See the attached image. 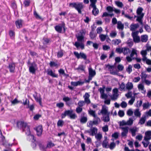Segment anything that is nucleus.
I'll use <instances>...</instances> for the list:
<instances>
[{
  "label": "nucleus",
  "instance_id": "nucleus-48",
  "mask_svg": "<svg viewBox=\"0 0 151 151\" xmlns=\"http://www.w3.org/2000/svg\"><path fill=\"white\" fill-rule=\"evenodd\" d=\"M85 101L80 100L79 101L78 103V106L82 107L85 104Z\"/></svg>",
  "mask_w": 151,
  "mask_h": 151
},
{
  "label": "nucleus",
  "instance_id": "nucleus-25",
  "mask_svg": "<svg viewBox=\"0 0 151 151\" xmlns=\"http://www.w3.org/2000/svg\"><path fill=\"white\" fill-rule=\"evenodd\" d=\"M89 75L90 76H94L96 74V72L93 70L92 68H90L88 69Z\"/></svg>",
  "mask_w": 151,
  "mask_h": 151
},
{
  "label": "nucleus",
  "instance_id": "nucleus-22",
  "mask_svg": "<svg viewBox=\"0 0 151 151\" xmlns=\"http://www.w3.org/2000/svg\"><path fill=\"white\" fill-rule=\"evenodd\" d=\"M119 89L120 91H125V86L124 82H122L121 84L119 83Z\"/></svg>",
  "mask_w": 151,
  "mask_h": 151
},
{
  "label": "nucleus",
  "instance_id": "nucleus-24",
  "mask_svg": "<svg viewBox=\"0 0 151 151\" xmlns=\"http://www.w3.org/2000/svg\"><path fill=\"white\" fill-rule=\"evenodd\" d=\"M88 119L86 116H82L80 119V122L81 124L86 123Z\"/></svg>",
  "mask_w": 151,
  "mask_h": 151
},
{
  "label": "nucleus",
  "instance_id": "nucleus-6",
  "mask_svg": "<svg viewBox=\"0 0 151 151\" xmlns=\"http://www.w3.org/2000/svg\"><path fill=\"white\" fill-rule=\"evenodd\" d=\"M73 54L78 59L81 58L85 60H86L87 59V56L83 52H80L79 53L78 52H77L74 51L73 52Z\"/></svg>",
  "mask_w": 151,
  "mask_h": 151
},
{
  "label": "nucleus",
  "instance_id": "nucleus-30",
  "mask_svg": "<svg viewBox=\"0 0 151 151\" xmlns=\"http://www.w3.org/2000/svg\"><path fill=\"white\" fill-rule=\"evenodd\" d=\"M9 35L12 39H14L15 36V33L14 31L10 30L9 32Z\"/></svg>",
  "mask_w": 151,
  "mask_h": 151
},
{
  "label": "nucleus",
  "instance_id": "nucleus-2",
  "mask_svg": "<svg viewBox=\"0 0 151 151\" xmlns=\"http://www.w3.org/2000/svg\"><path fill=\"white\" fill-rule=\"evenodd\" d=\"M66 116H69L70 119H76L77 117L76 114L73 113V111L72 109L65 110L63 113L61 114V117L62 119H63Z\"/></svg>",
  "mask_w": 151,
  "mask_h": 151
},
{
  "label": "nucleus",
  "instance_id": "nucleus-62",
  "mask_svg": "<svg viewBox=\"0 0 151 151\" xmlns=\"http://www.w3.org/2000/svg\"><path fill=\"white\" fill-rule=\"evenodd\" d=\"M150 106V104L149 102L147 103H145L143 104V107L144 109L148 108Z\"/></svg>",
  "mask_w": 151,
  "mask_h": 151
},
{
  "label": "nucleus",
  "instance_id": "nucleus-41",
  "mask_svg": "<svg viewBox=\"0 0 151 151\" xmlns=\"http://www.w3.org/2000/svg\"><path fill=\"white\" fill-rule=\"evenodd\" d=\"M39 146L41 150L42 151H46V147H45L44 145L40 143L39 144Z\"/></svg>",
  "mask_w": 151,
  "mask_h": 151
},
{
  "label": "nucleus",
  "instance_id": "nucleus-4",
  "mask_svg": "<svg viewBox=\"0 0 151 151\" xmlns=\"http://www.w3.org/2000/svg\"><path fill=\"white\" fill-rule=\"evenodd\" d=\"M97 0H93L91 2L89 6L93 8L92 13L95 16H96L99 13V9L96 8V4Z\"/></svg>",
  "mask_w": 151,
  "mask_h": 151
},
{
  "label": "nucleus",
  "instance_id": "nucleus-31",
  "mask_svg": "<svg viewBox=\"0 0 151 151\" xmlns=\"http://www.w3.org/2000/svg\"><path fill=\"white\" fill-rule=\"evenodd\" d=\"M148 40V36L147 35H144L141 36V40L142 42H146Z\"/></svg>",
  "mask_w": 151,
  "mask_h": 151
},
{
  "label": "nucleus",
  "instance_id": "nucleus-18",
  "mask_svg": "<svg viewBox=\"0 0 151 151\" xmlns=\"http://www.w3.org/2000/svg\"><path fill=\"white\" fill-rule=\"evenodd\" d=\"M22 20L21 19H18L15 22V24L16 25L17 28H20L22 27Z\"/></svg>",
  "mask_w": 151,
  "mask_h": 151
},
{
  "label": "nucleus",
  "instance_id": "nucleus-58",
  "mask_svg": "<svg viewBox=\"0 0 151 151\" xmlns=\"http://www.w3.org/2000/svg\"><path fill=\"white\" fill-rule=\"evenodd\" d=\"M58 72L60 74H62L64 76L66 75L64 70L62 68H60L58 70Z\"/></svg>",
  "mask_w": 151,
  "mask_h": 151
},
{
  "label": "nucleus",
  "instance_id": "nucleus-29",
  "mask_svg": "<svg viewBox=\"0 0 151 151\" xmlns=\"http://www.w3.org/2000/svg\"><path fill=\"white\" fill-rule=\"evenodd\" d=\"M140 76L142 82L143 83L144 80L146 79L147 77V75L144 72H142L141 73Z\"/></svg>",
  "mask_w": 151,
  "mask_h": 151
},
{
  "label": "nucleus",
  "instance_id": "nucleus-28",
  "mask_svg": "<svg viewBox=\"0 0 151 151\" xmlns=\"http://www.w3.org/2000/svg\"><path fill=\"white\" fill-rule=\"evenodd\" d=\"M146 120V117L145 116H142L139 120V124H140L141 125L144 124Z\"/></svg>",
  "mask_w": 151,
  "mask_h": 151
},
{
  "label": "nucleus",
  "instance_id": "nucleus-37",
  "mask_svg": "<svg viewBox=\"0 0 151 151\" xmlns=\"http://www.w3.org/2000/svg\"><path fill=\"white\" fill-rule=\"evenodd\" d=\"M29 100H28V106L27 107V108H29V109L30 111H33L35 109L34 105V104H32L29 106Z\"/></svg>",
  "mask_w": 151,
  "mask_h": 151
},
{
  "label": "nucleus",
  "instance_id": "nucleus-52",
  "mask_svg": "<svg viewBox=\"0 0 151 151\" xmlns=\"http://www.w3.org/2000/svg\"><path fill=\"white\" fill-rule=\"evenodd\" d=\"M119 96L118 94L113 93L112 96H111V100H116Z\"/></svg>",
  "mask_w": 151,
  "mask_h": 151
},
{
  "label": "nucleus",
  "instance_id": "nucleus-10",
  "mask_svg": "<svg viewBox=\"0 0 151 151\" xmlns=\"http://www.w3.org/2000/svg\"><path fill=\"white\" fill-rule=\"evenodd\" d=\"M98 129L96 127H93L90 129V130H86L85 132L89 133L92 136L96 135L97 133Z\"/></svg>",
  "mask_w": 151,
  "mask_h": 151
},
{
  "label": "nucleus",
  "instance_id": "nucleus-14",
  "mask_svg": "<svg viewBox=\"0 0 151 151\" xmlns=\"http://www.w3.org/2000/svg\"><path fill=\"white\" fill-rule=\"evenodd\" d=\"M84 99V101L85 103L87 104H88L91 103V101L89 99L90 97L89 94L87 93H85V95L83 96Z\"/></svg>",
  "mask_w": 151,
  "mask_h": 151
},
{
  "label": "nucleus",
  "instance_id": "nucleus-21",
  "mask_svg": "<svg viewBox=\"0 0 151 151\" xmlns=\"http://www.w3.org/2000/svg\"><path fill=\"white\" fill-rule=\"evenodd\" d=\"M83 83L84 82L80 81H78L77 82L72 81L71 82V85L75 86H76L78 85H82Z\"/></svg>",
  "mask_w": 151,
  "mask_h": 151
},
{
  "label": "nucleus",
  "instance_id": "nucleus-43",
  "mask_svg": "<svg viewBox=\"0 0 151 151\" xmlns=\"http://www.w3.org/2000/svg\"><path fill=\"white\" fill-rule=\"evenodd\" d=\"M30 1L29 0H24L23 2V4L25 7H28L30 5Z\"/></svg>",
  "mask_w": 151,
  "mask_h": 151
},
{
  "label": "nucleus",
  "instance_id": "nucleus-57",
  "mask_svg": "<svg viewBox=\"0 0 151 151\" xmlns=\"http://www.w3.org/2000/svg\"><path fill=\"white\" fill-rule=\"evenodd\" d=\"M137 50L134 49H133L132 50V52L130 55L131 57H133L134 55H137Z\"/></svg>",
  "mask_w": 151,
  "mask_h": 151
},
{
  "label": "nucleus",
  "instance_id": "nucleus-1",
  "mask_svg": "<svg viewBox=\"0 0 151 151\" xmlns=\"http://www.w3.org/2000/svg\"><path fill=\"white\" fill-rule=\"evenodd\" d=\"M17 128L22 129L23 132H25L26 134H30V131L29 127L27 125L26 123L23 121H18L17 123Z\"/></svg>",
  "mask_w": 151,
  "mask_h": 151
},
{
  "label": "nucleus",
  "instance_id": "nucleus-38",
  "mask_svg": "<svg viewBox=\"0 0 151 151\" xmlns=\"http://www.w3.org/2000/svg\"><path fill=\"white\" fill-rule=\"evenodd\" d=\"M101 113L102 114H105L107 115L108 113H110L109 112H108L107 110L105 108H103L102 109Z\"/></svg>",
  "mask_w": 151,
  "mask_h": 151
},
{
  "label": "nucleus",
  "instance_id": "nucleus-20",
  "mask_svg": "<svg viewBox=\"0 0 151 151\" xmlns=\"http://www.w3.org/2000/svg\"><path fill=\"white\" fill-rule=\"evenodd\" d=\"M139 15V16L137 17L136 20L138 21L141 24H142V19L144 17V14L143 13H142V14H141V15Z\"/></svg>",
  "mask_w": 151,
  "mask_h": 151
},
{
  "label": "nucleus",
  "instance_id": "nucleus-15",
  "mask_svg": "<svg viewBox=\"0 0 151 151\" xmlns=\"http://www.w3.org/2000/svg\"><path fill=\"white\" fill-rule=\"evenodd\" d=\"M35 94H33V96L35 98V101L39 103V104L40 106H42V99L40 96L38 97L37 96V92H35Z\"/></svg>",
  "mask_w": 151,
  "mask_h": 151
},
{
  "label": "nucleus",
  "instance_id": "nucleus-63",
  "mask_svg": "<svg viewBox=\"0 0 151 151\" xmlns=\"http://www.w3.org/2000/svg\"><path fill=\"white\" fill-rule=\"evenodd\" d=\"M117 68L119 70L122 71L123 70L124 68V67L122 65L119 64L118 65Z\"/></svg>",
  "mask_w": 151,
  "mask_h": 151
},
{
  "label": "nucleus",
  "instance_id": "nucleus-23",
  "mask_svg": "<svg viewBox=\"0 0 151 151\" xmlns=\"http://www.w3.org/2000/svg\"><path fill=\"white\" fill-rule=\"evenodd\" d=\"M133 87V85L132 83L128 82L126 84V88L128 90L132 89Z\"/></svg>",
  "mask_w": 151,
  "mask_h": 151
},
{
  "label": "nucleus",
  "instance_id": "nucleus-64",
  "mask_svg": "<svg viewBox=\"0 0 151 151\" xmlns=\"http://www.w3.org/2000/svg\"><path fill=\"white\" fill-rule=\"evenodd\" d=\"M119 137V134L117 132H114L112 135V137L115 138L116 139H117Z\"/></svg>",
  "mask_w": 151,
  "mask_h": 151
},
{
  "label": "nucleus",
  "instance_id": "nucleus-46",
  "mask_svg": "<svg viewBox=\"0 0 151 151\" xmlns=\"http://www.w3.org/2000/svg\"><path fill=\"white\" fill-rule=\"evenodd\" d=\"M134 114L136 116L140 117L141 115L140 112L139 111V109H136L134 112Z\"/></svg>",
  "mask_w": 151,
  "mask_h": 151
},
{
  "label": "nucleus",
  "instance_id": "nucleus-27",
  "mask_svg": "<svg viewBox=\"0 0 151 151\" xmlns=\"http://www.w3.org/2000/svg\"><path fill=\"white\" fill-rule=\"evenodd\" d=\"M124 49H123V54L124 55H126L128 54V53H129L130 52V49L127 47H123Z\"/></svg>",
  "mask_w": 151,
  "mask_h": 151
},
{
  "label": "nucleus",
  "instance_id": "nucleus-40",
  "mask_svg": "<svg viewBox=\"0 0 151 151\" xmlns=\"http://www.w3.org/2000/svg\"><path fill=\"white\" fill-rule=\"evenodd\" d=\"M143 10V9L141 7H138L137 10V13L138 15H141L142 14V12Z\"/></svg>",
  "mask_w": 151,
  "mask_h": 151
},
{
  "label": "nucleus",
  "instance_id": "nucleus-3",
  "mask_svg": "<svg viewBox=\"0 0 151 151\" xmlns=\"http://www.w3.org/2000/svg\"><path fill=\"white\" fill-rule=\"evenodd\" d=\"M69 6L72 8H75L79 14L81 13V10L83 8V5L82 2L70 3L69 4Z\"/></svg>",
  "mask_w": 151,
  "mask_h": 151
},
{
  "label": "nucleus",
  "instance_id": "nucleus-60",
  "mask_svg": "<svg viewBox=\"0 0 151 151\" xmlns=\"http://www.w3.org/2000/svg\"><path fill=\"white\" fill-rule=\"evenodd\" d=\"M96 138L99 140H100L102 137V136L101 134H98L95 136Z\"/></svg>",
  "mask_w": 151,
  "mask_h": 151
},
{
  "label": "nucleus",
  "instance_id": "nucleus-61",
  "mask_svg": "<svg viewBox=\"0 0 151 151\" xmlns=\"http://www.w3.org/2000/svg\"><path fill=\"white\" fill-rule=\"evenodd\" d=\"M89 36L91 39L92 40L94 39L96 37L95 34L92 32H90L89 33Z\"/></svg>",
  "mask_w": 151,
  "mask_h": 151
},
{
  "label": "nucleus",
  "instance_id": "nucleus-53",
  "mask_svg": "<svg viewBox=\"0 0 151 151\" xmlns=\"http://www.w3.org/2000/svg\"><path fill=\"white\" fill-rule=\"evenodd\" d=\"M99 37L101 41H104L105 40L106 38V35L103 34H101L99 36Z\"/></svg>",
  "mask_w": 151,
  "mask_h": 151
},
{
  "label": "nucleus",
  "instance_id": "nucleus-54",
  "mask_svg": "<svg viewBox=\"0 0 151 151\" xmlns=\"http://www.w3.org/2000/svg\"><path fill=\"white\" fill-rule=\"evenodd\" d=\"M118 115L120 117H122L124 115V113L123 111L119 110L118 112Z\"/></svg>",
  "mask_w": 151,
  "mask_h": 151
},
{
  "label": "nucleus",
  "instance_id": "nucleus-34",
  "mask_svg": "<svg viewBox=\"0 0 151 151\" xmlns=\"http://www.w3.org/2000/svg\"><path fill=\"white\" fill-rule=\"evenodd\" d=\"M117 28L119 29L122 30L124 28L123 24H122L121 22H119L117 24Z\"/></svg>",
  "mask_w": 151,
  "mask_h": 151
},
{
  "label": "nucleus",
  "instance_id": "nucleus-50",
  "mask_svg": "<svg viewBox=\"0 0 151 151\" xmlns=\"http://www.w3.org/2000/svg\"><path fill=\"white\" fill-rule=\"evenodd\" d=\"M64 122L62 120H59L57 123L58 126L62 127L63 125Z\"/></svg>",
  "mask_w": 151,
  "mask_h": 151
},
{
  "label": "nucleus",
  "instance_id": "nucleus-13",
  "mask_svg": "<svg viewBox=\"0 0 151 151\" xmlns=\"http://www.w3.org/2000/svg\"><path fill=\"white\" fill-rule=\"evenodd\" d=\"M151 139V131H147L145 133L144 139L146 141H148Z\"/></svg>",
  "mask_w": 151,
  "mask_h": 151
},
{
  "label": "nucleus",
  "instance_id": "nucleus-11",
  "mask_svg": "<svg viewBox=\"0 0 151 151\" xmlns=\"http://www.w3.org/2000/svg\"><path fill=\"white\" fill-rule=\"evenodd\" d=\"M105 66L106 67L108 68V70L110 71V73L112 75H117V73L116 71H112L111 69L113 70L114 68V65H111L109 64L107 65H105Z\"/></svg>",
  "mask_w": 151,
  "mask_h": 151
},
{
  "label": "nucleus",
  "instance_id": "nucleus-45",
  "mask_svg": "<svg viewBox=\"0 0 151 151\" xmlns=\"http://www.w3.org/2000/svg\"><path fill=\"white\" fill-rule=\"evenodd\" d=\"M49 65L50 67H52L53 66L57 67L58 66V64L53 61H50L49 63Z\"/></svg>",
  "mask_w": 151,
  "mask_h": 151
},
{
  "label": "nucleus",
  "instance_id": "nucleus-26",
  "mask_svg": "<svg viewBox=\"0 0 151 151\" xmlns=\"http://www.w3.org/2000/svg\"><path fill=\"white\" fill-rule=\"evenodd\" d=\"M55 30L59 33L62 32V27L59 25H56L55 26Z\"/></svg>",
  "mask_w": 151,
  "mask_h": 151
},
{
  "label": "nucleus",
  "instance_id": "nucleus-44",
  "mask_svg": "<svg viewBox=\"0 0 151 151\" xmlns=\"http://www.w3.org/2000/svg\"><path fill=\"white\" fill-rule=\"evenodd\" d=\"M109 114L110 113L106 115V116L104 117L103 121L104 122H107L110 121Z\"/></svg>",
  "mask_w": 151,
  "mask_h": 151
},
{
  "label": "nucleus",
  "instance_id": "nucleus-19",
  "mask_svg": "<svg viewBox=\"0 0 151 151\" xmlns=\"http://www.w3.org/2000/svg\"><path fill=\"white\" fill-rule=\"evenodd\" d=\"M74 45L77 48L80 47L82 50L84 49V45L83 43H80L79 42H75Z\"/></svg>",
  "mask_w": 151,
  "mask_h": 151
},
{
  "label": "nucleus",
  "instance_id": "nucleus-59",
  "mask_svg": "<svg viewBox=\"0 0 151 151\" xmlns=\"http://www.w3.org/2000/svg\"><path fill=\"white\" fill-rule=\"evenodd\" d=\"M56 106L59 108L63 107L64 106V104L63 103L60 102L56 104Z\"/></svg>",
  "mask_w": 151,
  "mask_h": 151
},
{
  "label": "nucleus",
  "instance_id": "nucleus-5",
  "mask_svg": "<svg viewBox=\"0 0 151 151\" xmlns=\"http://www.w3.org/2000/svg\"><path fill=\"white\" fill-rule=\"evenodd\" d=\"M86 31L84 29H82L79 32V34L78 36H76V37L77 39V41L79 42H82L84 39V36L85 35Z\"/></svg>",
  "mask_w": 151,
  "mask_h": 151
},
{
  "label": "nucleus",
  "instance_id": "nucleus-7",
  "mask_svg": "<svg viewBox=\"0 0 151 151\" xmlns=\"http://www.w3.org/2000/svg\"><path fill=\"white\" fill-rule=\"evenodd\" d=\"M37 67V65L35 62L32 63L31 64V66H30L29 68V72L33 74H35L37 69V68H36Z\"/></svg>",
  "mask_w": 151,
  "mask_h": 151
},
{
  "label": "nucleus",
  "instance_id": "nucleus-35",
  "mask_svg": "<svg viewBox=\"0 0 151 151\" xmlns=\"http://www.w3.org/2000/svg\"><path fill=\"white\" fill-rule=\"evenodd\" d=\"M133 40L135 43H138L140 41V38L139 36L133 37Z\"/></svg>",
  "mask_w": 151,
  "mask_h": 151
},
{
  "label": "nucleus",
  "instance_id": "nucleus-55",
  "mask_svg": "<svg viewBox=\"0 0 151 151\" xmlns=\"http://www.w3.org/2000/svg\"><path fill=\"white\" fill-rule=\"evenodd\" d=\"M43 40H44V42H43L44 44H47L50 42V39L48 38H45V39H44Z\"/></svg>",
  "mask_w": 151,
  "mask_h": 151
},
{
  "label": "nucleus",
  "instance_id": "nucleus-17",
  "mask_svg": "<svg viewBox=\"0 0 151 151\" xmlns=\"http://www.w3.org/2000/svg\"><path fill=\"white\" fill-rule=\"evenodd\" d=\"M47 74L48 75L53 78H58V75L56 74L55 73H53L52 70L51 69H47Z\"/></svg>",
  "mask_w": 151,
  "mask_h": 151
},
{
  "label": "nucleus",
  "instance_id": "nucleus-16",
  "mask_svg": "<svg viewBox=\"0 0 151 151\" xmlns=\"http://www.w3.org/2000/svg\"><path fill=\"white\" fill-rule=\"evenodd\" d=\"M1 139L2 142V145L5 147L7 146H10V144L8 143L7 141L5 139V137L4 135L1 136Z\"/></svg>",
  "mask_w": 151,
  "mask_h": 151
},
{
  "label": "nucleus",
  "instance_id": "nucleus-51",
  "mask_svg": "<svg viewBox=\"0 0 151 151\" xmlns=\"http://www.w3.org/2000/svg\"><path fill=\"white\" fill-rule=\"evenodd\" d=\"M83 110V109L82 107L78 106L76 109V111L77 114H80Z\"/></svg>",
  "mask_w": 151,
  "mask_h": 151
},
{
  "label": "nucleus",
  "instance_id": "nucleus-49",
  "mask_svg": "<svg viewBox=\"0 0 151 151\" xmlns=\"http://www.w3.org/2000/svg\"><path fill=\"white\" fill-rule=\"evenodd\" d=\"M127 44L129 47H132L133 45V42L132 39H129L128 40L127 42Z\"/></svg>",
  "mask_w": 151,
  "mask_h": 151
},
{
  "label": "nucleus",
  "instance_id": "nucleus-42",
  "mask_svg": "<svg viewBox=\"0 0 151 151\" xmlns=\"http://www.w3.org/2000/svg\"><path fill=\"white\" fill-rule=\"evenodd\" d=\"M33 14L34 16L36 19H41V17L37 14L36 10H34Z\"/></svg>",
  "mask_w": 151,
  "mask_h": 151
},
{
  "label": "nucleus",
  "instance_id": "nucleus-8",
  "mask_svg": "<svg viewBox=\"0 0 151 151\" xmlns=\"http://www.w3.org/2000/svg\"><path fill=\"white\" fill-rule=\"evenodd\" d=\"M15 63L12 62L9 63L8 68L10 73H14L15 72Z\"/></svg>",
  "mask_w": 151,
  "mask_h": 151
},
{
  "label": "nucleus",
  "instance_id": "nucleus-9",
  "mask_svg": "<svg viewBox=\"0 0 151 151\" xmlns=\"http://www.w3.org/2000/svg\"><path fill=\"white\" fill-rule=\"evenodd\" d=\"M37 133V136H40L42 134L43 128L42 125H39L34 128Z\"/></svg>",
  "mask_w": 151,
  "mask_h": 151
},
{
  "label": "nucleus",
  "instance_id": "nucleus-47",
  "mask_svg": "<svg viewBox=\"0 0 151 151\" xmlns=\"http://www.w3.org/2000/svg\"><path fill=\"white\" fill-rule=\"evenodd\" d=\"M115 146L116 144L113 142H111L109 145V147L111 150L115 148Z\"/></svg>",
  "mask_w": 151,
  "mask_h": 151
},
{
  "label": "nucleus",
  "instance_id": "nucleus-56",
  "mask_svg": "<svg viewBox=\"0 0 151 151\" xmlns=\"http://www.w3.org/2000/svg\"><path fill=\"white\" fill-rule=\"evenodd\" d=\"M124 49L123 48H117L116 49V51L119 54H121L123 52V49Z\"/></svg>",
  "mask_w": 151,
  "mask_h": 151
},
{
  "label": "nucleus",
  "instance_id": "nucleus-33",
  "mask_svg": "<svg viewBox=\"0 0 151 151\" xmlns=\"http://www.w3.org/2000/svg\"><path fill=\"white\" fill-rule=\"evenodd\" d=\"M88 113L91 115L94 118L97 117V115L95 114V111L93 110H90L88 111Z\"/></svg>",
  "mask_w": 151,
  "mask_h": 151
},
{
  "label": "nucleus",
  "instance_id": "nucleus-12",
  "mask_svg": "<svg viewBox=\"0 0 151 151\" xmlns=\"http://www.w3.org/2000/svg\"><path fill=\"white\" fill-rule=\"evenodd\" d=\"M104 139L102 143V147L103 148H109L108 139L106 136L104 137Z\"/></svg>",
  "mask_w": 151,
  "mask_h": 151
},
{
  "label": "nucleus",
  "instance_id": "nucleus-32",
  "mask_svg": "<svg viewBox=\"0 0 151 151\" xmlns=\"http://www.w3.org/2000/svg\"><path fill=\"white\" fill-rule=\"evenodd\" d=\"M96 120L93 121L92 122V124L94 125H97L98 124L99 122L101 121L100 119L98 117L95 118Z\"/></svg>",
  "mask_w": 151,
  "mask_h": 151
},
{
  "label": "nucleus",
  "instance_id": "nucleus-36",
  "mask_svg": "<svg viewBox=\"0 0 151 151\" xmlns=\"http://www.w3.org/2000/svg\"><path fill=\"white\" fill-rule=\"evenodd\" d=\"M55 145V144L52 143V141L49 142L47 143L46 148H50L52 147H53Z\"/></svg>",
  "mask_w": 151,
  "mask_h": 151
},
{
  "label": "nucleus",
  "instance_id": "nucleus-39",
  "mask_svg": "<svg viewBox=\"0 0 151 151\" xmlns=\"http://www.w3.org/2000/svg\"><path fill=\"white\" fill-rule=\"evenodd\" d=\"M63 50H60V51L58 52H57V57L58 58H61L63 55Z\"/></svg>",
  "mask_w": 151,
  "mask_h": 151
}]
</instances>
